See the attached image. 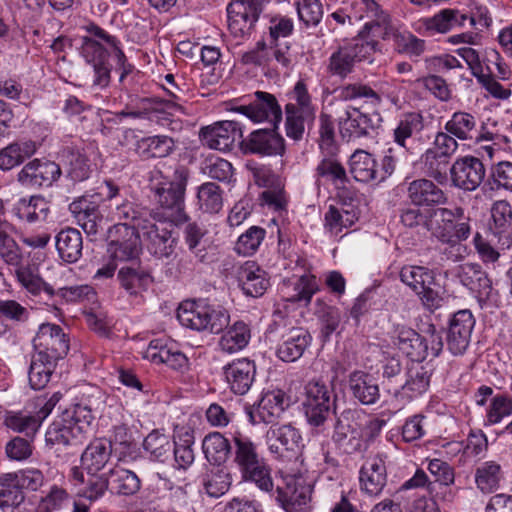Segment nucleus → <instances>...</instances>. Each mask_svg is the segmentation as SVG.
<instances>
[{"label": "nucleus", "mask_w": 512, "mask_h": 512, "mask_svg": "<svg viewBox=\"0 0 512 512\" xmlns=\"http://www.w3.org/2000/svg\"><path fill=\"white\" fill-rule=\"evenodd\" d=\"M58 362L33 353L29 367V383L34 390H40L49 383Z\"/></svg>", "instance_id": "nucleus-55"}, {"label": "nucleus", "mask_w": 512, "mask_h": 512, "mask_svg": "<svg viewBox=\"0 0 512 512\" xmlns=\"http://www.w3.org/2000/svg\"><path fill=\"white\" fill-rule=\"evenodd\" d=\"M56 249L60 258L67 263H75L82 256L83 239L75 228L62 229L56 235Z\"/></svg>", "instance_id": "nucleus-43"}, {"label": "nucleus", "mask_w": 512, "mask_h": 512, "mask_svg": "<svg viewBox=\"0 0 512 512\" xmlns=\"http://www.w3.org/2000/svg\"><path fill=\"white\" fill-rule=\"evenodd\" d=\"M132 107L131 118L161 122L162 120H169L167 113L164 111L165 108L178 109L180 105L173 100H164L159 97H144L140 98Z\"/></svg>", "instance_id": "nucleus-38"}, {"label": "nucleus", "mask_w": 512, "mask_h": 512, "mask_svg": "<svg viewBox=\"0 0 512 512\" xmlns=\"http://www.w3.org/2000/svg\"><path fill=\"white\" fill-rule=\"evenodd\" d=\"M407 198L410 203L420 207H435L448 201L446 193L432 180L415 179L407 184Z\"/></svg>", "instance_id": "nucleus-29"}, {"label": "nucleus", "mask_w": 512, "mask_h": 512, "mask_svg": "<svg viewBox=\"0 0 512 512\" xmlns=\"http://www.w3.org/2000/svg\"><path fill=\"white\" fill-rule=\"evenodd\" d=\"M113 215L119 221L115 225L130 227L137 232L147 227V223L152 219L150 209L128 200L116 205Z\"/></svg>", "instance_id": "nucleus-40"}, {"label": "nucleus", "mask_w": 512, "mask_h": 512, "mask_svg": "<svg viewBox=\"0 0 512 512\" xmlns=\"http://www.w3.org/2000/svg\"><path fill=\"white\" fill-rule=\"evenodd\" d=\"M59 164L46 158H34L19 170L17 182L27 188L41 189L51 187L61 176Z\"/></svg>", "instance_id": "nucleus-13"}, {"label": "nucleus", "mask_w": 512, "mask_h": 512, "mask_svg": "<svg viewBox=\"0 0 512 512\" xmlns=\"http://www.w3.org/2000/svg\"><path fill=\"white\" fill-rule=\"evenodd\" d=\"M240 474L244 481L254 483L261 491L271 492L273 490L271 469L264 458L246 468Z\"/></svg>", "instance_id": "nucleus-63"}, {"label": "nucleus", "mask_w": 512, "mask_h": 512, "mask_svg": "<svg viewBox=\"0 0 512 512\" xmlns=\"http://www.w3.org/2000/svg\"><path fill=\"white\" fill-rule=\"evenodd\" d=\"M133 228L112 225L107 230V254L109 259L120 264L140 260L141 236Z\"/></svg>", "instance_id": "nucleus-6"}, {"label": "nucleus", "mask_w": 512, "mask_h": 512, "mask_svg": "<svg viewBox=\"0 0 512 512\" xmlns=\"http://www.w3.org/2000/svg\"><path fill=\"white\" fill-rule=\"evenodd\" d=\"M312 343L310 332L303 327H293L281 335L276 356L285 363L300 359Z\"/></svg>", "instance_id": "nucleus-23"}, {"label": "nucleus", "mask_w": 512, "mask_h": 512, "mask_svg": "<svg viewBox=\"0 0 512 512\" xmlns=\"http://www.w3.org/2000/svg\"><path fill=\"white\" fill-rule=\"evenodd\" d=\"M287 97L289 102L285 105L284 110L316 116L317 105L314 103L304 80H298L287 93Z\"/></svg>", "instance_id": "nucleus-52"}, {"label": "nucleus", "mask_w": 512, "mask_h": 512, "mask_svg": "<svg viewBox=\"0 0 512 512\" xmlns=\"http://www.w3.org/2000/svg\"><path fill=\"white\" fill-rule=\"evenodd\" d=\"M66 177L74 183L87 180L92 173V164L84 149L67 146L63 150Z\"/></svg>", "instance_id": "nucleus-36"}, {"label": "nucleus", "mask_w": 512, "mask_h": 512, "mask_svg": "<svg viewBox=\"0 0 512 512\" xmlns=\"http://www.w3.org/2000/svg\"><path fill=\"white\" fill-rule=\"evenodd\" d=\"M362 4L365 6L368 17L373 18V20L367 22L361 32H365V35L370 38H384L385 30L389 24V15L380 8L375 0H365Z\"/></svg>", "instance_id": "nucleus-58"}, {"label": "nucleus", "mask_w": 512, "mask_h": 512, "mask_svg": "<svg viewBox=\"0 0 512 512\" xmlns=\"http://www.w3.org/2000/svg\"><path fill=\"white\" fill-rule=\"evenodd\" d=\"M116 280L127 294L137 296L148 289L153 282V276L140 259L123 264L117 272Z\"/></svg>", "instance_id": "nucleus-26"}, {"label": "nucleus", "mask_w": 512, "mask_h": 512, "mask_svg": "<svg viewBox=\"0 0 512 512\" xmlns=\"http://www.w3.org/2000/svg\"><path fill=\"white\" fill-rule=\"evenodd\" d=\"M254 100L248 105H241L233 108L253 122L269 121L274 127L282 120V109L273 94L264 91H257Z\"/></svg>", "instance_id": "nucleus-19"}, {"label": "nucleus", "mask_w": 512, "mask_h": 512, "mask_svg": "<svg viewBox=\"0 0 512 512\" xmlns=\"http://www.w3.org/2000/svg\"><path fill=\"white\" fill-rule=\"evenodd\" d=\"M112 455V443L105 438L92 441L81 454L82 469L88 474L100 472Z\"/></svg>", "instance_id": "nucleus-39"}, {"label": "nucleus", "mask_w": 512, "mask_h": 512, "mask_svg": "<svg viewBox=\"0 0 512 512\" xmlns=\"http://www.w3.org/2000/svg\"><path fill=\"white\" fill-rule=\"evenodd\" d=\"M208 303L204 300L183 301L177 309L180 324L193 331L202 332Z\"/></svg>", "instance_id": "nucleus-48"}, {"label": "nucleus", "mask_w": 512, "mask_h": 512, "mask_svg": "<svg viewBox=\"0 0 512 512\" xmlns=\"http://www.w3.org/2000/svg\"><path fill=\"white\" fill-rule=\"evenodd\" d=\"M33 348L35 354L59 362L69 352V336L61 326L54 323H43L33 338Z\"/></svg>", "instance_id": "nucleus-11"}, {"label": "nucleus", "mask_w": 512, "mask_h": 512, "mask_svg": "<svg viewBox=\"0 0 512 512\" xmlns=\"http://www.w3.org/2000/svg\"><path fill=\"white\" fill-rule=\"evenodd\" d=\"M314 314L321 322V337L324 341L329 340L341 323L340 310L334 306L327 305L321 299H316Z\"/></svg>", "instance_id": "nucleus-59"}, {"label": "nucleus", "mask_w": 512, "mask_h": 512, "mask_svg": "<svg viewBox=\"0 0 512 512\" xmlns=\"http://www.w3.org/2000/svg\"><path fill=\"white\" fill-rule=\"evenodd\" d=\"M16 474L0 475V508L17 507L24 501V493L18 486Z\"/></svg>", "instance_id": "nucleus-61"}, {"label": "nucleus", "mask_w": 512, "mask_h": 512, "mask_svg": "<svg viewBox=\"0 0 512 512\" xmlns=\"http://www.w3.org/2000/svg\"><path fill=\"white\" fill-rule=\"evenodd\" d=\"M381 115L377 112L367 113L361 108L348 105L344 114L338 118L341 137L350 142L361 138H372L381 123Z\"/></svg>", "instance_id": "nucleus-7"}, {"label": "nucleus", "mask_w": 512, "mask_h": 512, "mask_svg": "<svg viewBox=\"0 0 512 512\" xmlns=\"http://www.w3.org/2000/svg\"><path fill=\"white\" fill-rule=\"evenodd\" d=\"M75 402L69 408L73 416L78 417L91 425L95 418L94 412L103 405V394L99 387L84 385L79 387L75 393Z\"/></svg>", "instance_id": "nucleus-33"}, {"label": "nucleus", "mask_w": 512, "mask_h": 512, "mask_svg": "<svg viewBox=\"0 0 512 512\" xmlns=\"http://www.w3.org/2000/svg\"><path fill=\"white\" fill-rule=\"evenodd\" d=\"M350 172L358 182L380 183L378 164L374 156L366 151L357 150L350 158Z\"/></svg>", "instance_id": "nucleus-47"}, {"label": "nucleus", "mask_w": 512, "mask_h": 512, "mask_svg": "<svg viewBox=\"0 0 512 512\" xmlns=\"http://www.w3.org/2000/svg\"><path fill=\"white\" fill-rule=\"evenodd\" d=\"M71 414L70 410L65 409L61 420L49 426L45 435L47 444L78 447L86 442L90 424Z\"/></svg>", "instance_id": "nucleus-9"}, {"label": "nucleus", "mask_w": 512, "mask_h": 512, "mask_svg": "<svg viewBox=\"0 0 512 512\" xmlns=\"http://www.w3.org/2000/svg\"><path fill=\"white\" fill-rule=\"evenodd\" d=\"M467 19L471 26H475V15L468 17L456 9H443L433 17L421 19L419 30L425 36L432 37L436 34H445L456 26L463 27Z\"/></svg>", "instance_id": "nucleus-25"}, {"label": "nucleus", "mask_w": 512, "mask_h": 512, "mask_svg": "<svg viewBox=\"0 0 512 512\" xmlns=\"http://www.w3.org/2000/svg\"><path fill=\"white\" fill-rule=\"evenodd\" d=\"M502 479V468L496 461H485L475 468V484L482 493L496 491L500 487Z\"/></svg>", "instance_id": "nucleus-50"}, {"label": "nucleus", "mask_w": 512, "mask_h": 512, "mask_svg": "<svg viewBox=\"0 0 512 512\" xmlns=\"http://www.w3.org/2000/svg\"><path fill=\"white\" fill-rule=\"evenodd\" d=\"M393 344L414 362H423L428 357L427 338L407 326H397L392 337Z\"/></svg>", "instance_id": "nucleus-30"}, {"label": "nucleus", "mask_w": 512, "mask_h": 512, "mask_svg": "<svg viewBox=\"0 0 512 512\" xmlns=\"http://www.w3.org/2000/svg\"><path fill=\"white\" fill-rule=\"evenodd\" d=\"M400 280L416 294L435 278L432 270L423 266L407 265L400 270Z\"/></svg>", "instance_id": "nucleus-64"}, {"label": "nucleus", "mask_w": 512, "mask_h": 512, "mask_svg": "<svg viewBox=\"0 0 512 512\" xmlns=\"http://www.w3.org/2000/svg\"><path fill=\"white\" fill-rule=\"evenodd\" d=\"M360 489L369 496H378L387 484L385 462L380 457L368 459L359 472Z\"/></svg>", "instance_id": "nucleus-34"}, {"label": "nucleus", "mask_w": 512, "mask_h": 512, "mask_svg": "<svg viewBox=\"0 0 512 512\" xmlns=\"http://www.w3.org/2000/svg\"><path fill=\"white\" fill-rule=\"evenodd\" d=\"M431 376V370L422 362L411 363L405 369L402 383L395 387V394L401 391L409 399L417 398L428 390Z\"/></svg>", "instance_id": "nucleus-32"}, {"label": "nucleus", "mask_w": 512, "mask_h": 512, "mask_svg": "<svg viewBox=\"0 0 512 512\" xmlns=\"http://www.w3.org/2000/svg\"><path fill=\"white\" fill-rule=\"evenodd\" d=\"M475 318L470 310H459L453 314L446 331V346L454 356L463 355L469 347Z\"/></svg>", "instance_id": "nucleus-17"}, {"label": "nucleus", "mask_w": 512, "mask_h": 512, "mask_svg": "<svg viewBox=\"0 0 512 512\" xmlns=\"http://www.w3.org/2000/svg\"><path fill=\"white\" fill-rule=\"evenodd\" d=\"M457 279L472 294L482 306L493 300L497 292L493 289L492 280L479 264L466 263L458 268Z\"/></svg>", "instance_id": "nucleus-18"}, {"label": "nucleus", "mask_w": 512, "mask_h": 512, "mask_svg": "<svg viewBox=\"0 0 512 512\" xmlns=\"http://www.w3.org/2000/svg\"><path fill=\"white\" fill-rule=\"evenodd\" d=\"M189 177V169L185 165L177 164L171 174L163 175L151 188L155 208L150 211L154 220L174 224L187 222L185 193Z\"/></svg>", "instance_id": "nucleus-1"}, {"label": "nucleus", "mask_w": 512, "mask_h": 512, "mask_svg": "<svg viewBox=\"0 0 512 512\" xmlns=\"http://www.w3.org/2000/svg\"><path fill=\"white\" fill-rule=\"evenodd\" d=\"M421 163L427 176L443 184L448 179L450 158L429 148L421 156Z\"/></svg>", "instance_id": "nucleus-56"}, {"label": "nucleus", "mask_w": 512, "mask_h": 512, "mask_svg": "<svg viewBox=\"0 0 512 512\" xmlns=\"http://www.w3.org/2000/svg\"><path fill=\"white\" fill-rule=\"evenodd\" d=\"M199 137L202 144L210 149L228 151L237 139L243 137V131L237 121L225 120L201 128Z\"/></svg>", "instance_id": "nucleus-20"}, {"label": "nucleus", "mask_w": 512, "mask_h": 512, "mask_svg": "<svg viewBox=\"0 0 512 512\" xmlns=\"http://www.w3.org/2000/svg\"><path fill=\"white\" fill-rule=\"evenodd\" d=\"M249 339L250 330L248 326L242 321H237L222 335L219 345L223 351L235 353L246 347Z\"/></svg>", "instance_id": "nucleus-60"}, {"label": "nucleus", "mask_w": 512, "mask_h": 512, "mask_svg": "<svg viewBox=\"0 0 512 512\" xmlns=\"http://www.w3.org/2000/svg\"><path fill=\"white\" fill-rule=\"evenodd\" d=\"M110 492L119 496H132L141 489L137 474L124 468H113L108 472Z\"/></svg>", "instance_id": "nucleus-49"}, {"label": "nucleus", "mask_w": 512, "mask_h": 512, "mask_svg": "<svg viewBox=\"0 0 512 512\" xmlns=\"http://www.w3.org/2000/svg\"><path fill=\"white\" fill-rule=\"evenodd\" d=\"M358 212L353 207L337 208L333 205L329 206L325 213L324 227L332 235H338L344 228H349L358 220Z\"/></svg>", "instance_id": "nucleus-54"}, {"label": "nucleus", "mask_w": 512, "mask_h": 512, "mask_svg": "<svg viewBox=\"0 0 512 512\" xmlns=\"http://www.w3.org/2000/svg\"><path fill=\"white\" fill-rule=\"evenodd\" d=\"M38 150L33 140H18L0 149V170L10 171L30 159Z\"/></svg>", "instance_id": "nucleus-37"}, {"label": "nucleus", "mask_w": 512, "mask_h": 512, "mask_svg": "<svg viewBox=\"0 0 512 512\" xmlns=\"http://www.w3.org/2000/svg\"><path fill=\"white\" fill-rule=\"evenodd\" d=\"M77 223L88 236H96L103 229L104 217L97 202L88 196H82L69 205Z\"/></svg>", "instance_id": "nucleus-28"}, {"label": "nucleus", "mask_w": 512, "mask_h": 512, "mask_svg": "<svg viewBox=\"0 0 512 512\" xmlns=\"http://www.w3.org/2000/svg\"><path fill=\"white\" fill-rule=\"evenodd\" d=\"M204 492L211 498L226 494L232 485V476L226 467L212 465L200 476Z\"/></svg>", "instance_id": "nucleus-41"}, {"label": "nucleus", "mask_w": 512, "mask_h": 512, "mask_svg": "<svg viewBox=\"0 0 512 512\" xmlns=\"http://www.w3.org/2000/svg\"><path fill=\"white\" fill-rule=\"evenodd\" d=\"M180 225L152 218L141 230L147 251L154 259L164 261L175 256L178 244L175 227Z\"/></svg>", "instance_id": "nucleus-5"}, {"label": "nucleus", "mask_w": 512, "mask_h": 512, "mask_svg": "<svg viewBox=\"0 0 512 512\" xmlns=\"http://www.w3.org/2000/svg\"><path fill=\"white\" fill-rule=\"evenodd\" d=\"M485 173L483 162L471 155L459 157L449 168L451 185L468 192H472L480 186Z\"/></svg>", "instance_id": "nucleus-15"}, {"label": "nucleus", "mask_w": 512, "mask_h": 512, "mask_svg": "<svg viewBox=\"0 0 512 512\" xmlns=\"http://www.w3.org/2000/svg\"><path fill=\"white\" fill-rule=\"evenodd\" d=\"M269 452L278 459H294L300 457L302 436L300 431L291 424L272 425L266 433Z\"/></svg>", "instance_id": "nucleus-12"}, {"label": "nucleus", "mask_w": 512, "mask_h": 512, "mask_svg": "<svg viewBox=\"0 0 512 512\" xmlns=\"http://www.w3.org/2000/svg\"><path fill=\"white\" fill-rule=\"evenodd\" d=\"M143 448L152 460L166 463L172 455L173 441L168 435L155 429L144 439Z\"/></svg>", "instance_id": "nucleus-53"}, {"label": "nucleus", "mask_w": 512, "mask_h": 512, "mask_svg": "<svg viewBox=\"0 0 512 512\" xmlns=\"http://www.w3.org/2000/svg\"><path fill=\"white\" fill-rule=\"evenodd\" d=\"M290 397L281 389L265 392L256 406L247 409L249 421L253 425L274 423L290 406Z\"/></svg>", "instance_id": "nucleus-16"}, {"label": "nucleus", "mask_w": 512, "mask_h": 512, "mask_svg": "<svg viewBox=\"0 0 512 512\" xmlns=\"http://www.w3.org/2000/svg\"><path fill=\"white\" fill-rule=\"evenodd\" d=\"M17 218L27 223L45 221L50 207L48 201L41 195H33L29 198H21L14 207Z\"/></svg>", "instance_id": "nucleus-44"}, {"label": "nucleus", "mask_w": 512, "mask_h": 512, "mask_svg": "<svg viewBox=\"0 0 512 512\" xmlns=\"http://www.w3.org/2000/svg\"><path fill=\"white\" fill-rule=\"evenodd\" d=\"M199 209L208 214H217L223 208V190L214 182H205L197 189Z\"/></svg>", "instance_id": "nucleus-57"}, {"label": "nucleus", "mask_w": 512, "mask_h": 512, "mask_svg": "<svg viewBox=\"0 0 512 512\" xmlns=\"http://www.w3.org/2000/svg\"><path fill=\"white\" fill-rule=\"evenodd\" d=\"M488 230L501 249L512 244V207L507 200L495 201L490 209Z\"/></svg>", "instance_id": "nucleus-22"}, {"label": "nucleus", "mask_w": 512, "mask_h": 512, "mask_svg": "<svg viewBox=\"0 0 512 512\" xmlns=\"http://www.w3.org/2000/svg\"><path fill=\"white\" fill-rule=\"evenodd\" d=\"M276 501L285 512H306L311 501L312 487L301 474H285L276 488Z\"/></svg>", "instance_id": "nucleus-8"}, {"label": "nucleus", "mask_w": 512, "mask_h": 512, "mask_svg": "<svg viewBox=\"0 0 512 512\" xmlns=\"http://www.w3.org/2000/svg\"><path fill=\"white\" fill-rule=\"evenodd\" d=\"M232 436L225 437L220 432L208 433L202 441L206 460L212 465H222L231 454Z\"/></svg>", "instance_id": "nucleus-42"}, {"label": "nucleus", "mask_w": 512, "mask_h": 512, "mask_svg": "<svg viewBox=\"0 0 512 512\" xmlns=\"http://www.w3.org/2000/svg\"><path fill=\"white\" fill-rule=\"evenodd\" d=\"M432 216L436 217L433 235L440 242L454 247L470 237L471 219L465 214L464 208H437L430 214Z\"/></svg>", "instance_id": "nucleus-4"}, {"label": "nucleus", "mask_w": 512, "mask_h": 512, "mask_svg": "<svg viewBox=\"0 0 512 512\" xmlns=\"http://www.w3.org/2000/svg\"><path fill=\"white\" fill-rule=\"evenodd\" d=\"M379 49V41L360 32L350 42L338 46L329 56L326 72L340 80L346 79L363 62H372L371 55Z\"/></svg>", "instance_id": "nucleus-2"}, {"label": "nucleus", "mask_w": 512, "mask_h": 512, "mask_svg": "<svg viewBox=\"0 0 512 512\" xmlns=\"http://www.w3.org/2000/svg\"><path fill=\"white\" fill-rule=\"evenodd\" d=\"M183 233L185 244L197 262L204 264L212 262V256L208 253L206 246L203 245V238L207 234L204 226L197 222H189Z\"/></svg>", "instance_id": "nucleus-51"}, {"label": "nucleus", "mask_w": 512, "mask_h": 512, "mask_svg": "<svg viewBox=\"0 0 512 512\" xmlns=\"http://www.w3.org/2000/svg\"><path fill=\"white\" fill-rule=\"evenodd\" d=\"M232 436V448L230 457L232 464L242 472L253 464L260 461L263 457L257 449V445L250 437L240 431L228 432Z\"/></svg>", "instance_id": "nucleus-35"}, {"label": "nucleus", "mask_w": 512, "mask_h": 512, "mask_svg": "<svg viewBox=\"0 0 512 512\" xmlns=\"http://www.w3.org/2000/svg\"><path fill=\"white\" fill-rule=\"evenodd\" d=\"M223 374L231 392L245 395L255 381L256 365L248 358L236 359L223 367Z\"/></svg>", "instance_id": "nucleus-24"}, {"label": "nucleus", "mask_w": 512, "mask_h": 512, "mask_svg": "<svg viewBox=\"0 0 512 512\" xmlns=\"http://www.w3.org/2000/svg\"><path fill=\"white\" fill-rule=\"evenodd\" d=\"M424 127V117L421 112L412 111L402 113L393 130L394 142L406 148L407 140L419 135Z\"/></svg>", "instance_id": "nucleus-46"}, {"label": "nucleus", "mask_w": 512, "mask_h": 512, "mask_svg": "<svg viewBox=\"0 0 512 512\" xmlns=\"http://www.w3.org/2000/svg\"><path fill=\"white\" fill-rule=\"evenodd\" d=\"M347 387L353 400L364 406L376 404L381 397L377 379L370 373L355 370L348 376Z\"/></svg>", "instance_id": "nucleus-27"}, {"label": "nucleus", "mask_w": 512, "mask_h": 512, "mask_svg": "<svg viewBox=\"0 0 512 512\" xmlns=\"http://www.w3.org/2000/svg\"><path fill=\"white\" fill-rule=\"evenodd\" d=\"M359 411L347 408L340 413L335 412V421L331 440L343 454L351 455L361 450L362 441L358 424Z\"/></svg>", "instance_id": "nucleus-10"}, {"label": "nucleus", "mask_w": 512, "mask_h": 512, "mask_svg": "<svg viewBox=\"0 0 512 512\" xmlns=\"http://www.w3.org/2000/svg\"><path fill=\"white\" fill-rule=\"evenodd\" d=\"M305 417L310 426L319 428L332 413L337 412V395L332 387L320 380H311L305 385L303 401Z\"/></svg>", "instance_id": "nucleus-3"}, {"label": "nucleus", "mask_w": 512, "mask_h": 512, "mask_svg": "<svg viewBox=\"0 0 512 512\" xmlns=\"http://www.w3.org/2000/svg\"><path fill=\"white\" fill-rule=\"evenodd\" d=\"M4 425L16 432L23 433L26 437L33 439L40 428V421L35 415L23 412H7L4 417Z\"/></svg>", "instance_id": "nucleus-62"}, {"label": "nucleus", "mask_w": 512, "mask_h": 512, "mask_svg": "<svg viewBox=\"0 0 512 512\" xmlns=\"http://www.w3.org/2000/svg\"><path fill=\"white\" fill-rule=\"evenodd\" d=\"M444 129L460 141L477 140L480 136L477 118L464 111L454 112L445 123Z\"/></svg>", "instance_id": "nucleus-45"}, {"label": "nucleus", "mask_w": 512, "mask_h": 512, "mask_svg": "<svg viewBox=\"0 0 512 512\" xmlns=\"http://www.w3.org/2000/svg\"><path fill=\"white\" fill-rule=\"evenodd\" d=\"M266 0H234L227 6L228 28L235 37L250 34Z\"/></svg>", "instance_id": "nucleus-14"}, {"label": "nucleus", "mask_w": 512, "mask_h": 512, "mask_svg": "<svg viewBox=\"0 0 512 512\" xmlns=\"http://www.w3.org/2000/svg\"><path fill=\"white\" fill-rule=\"evenodd\" d=\"M285 148L284 138L275 129H258L241 140V150L244 154L282 156Z\"/></svg>", "instance_id": "nucleus-21"}, {"label": "nucleus", "mask_w": 512, "mask_h": 512, "mask_svg": "<svg viewBox=\"0 0 512 512\" xmlns=\"http://www.w3.org/2000/svg\"><path fill=\"white\" fill-rule=\"evenodd\" d=\"M236 278L243 293L250 297L262 296L270 286L268 273L254 261H246L240 265Z\"/></svg>", "instance_id": "nucleus-31"}]
</instances>
